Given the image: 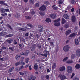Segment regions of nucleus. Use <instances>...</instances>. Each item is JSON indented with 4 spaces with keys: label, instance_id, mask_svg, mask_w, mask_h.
<instances>
[{
    "label": "nucleus",
    "instance_id": "1",
    "mask_svg": "<svg viewBox=\"0 0 80 80\" xmlns=\"http://www.w3.org/2000/svg\"><path fill=\"white\" fill-rule=\"evenodd\" d=\"M60 18H59L56 20L54 21L55 23L54 25L55 26H60Z\"/></svg>",
    "mask_w": 80,
    "mask_h": 80
},
{
    "label": "nucleus",
    "instance_id": "2",
    "mask_svg": "<svg viewBox=\"0 0 80 80\" xmlns=\"http://www.w3.org/2000/svg\"><path fill=\"white\" fill-rule=\"evenodd\" d=\"M63 51L65 52H68L69 50H70V46L69 45H66L63 48Z\"/></svg>",
    "mask_w": 80,
    "mask_h": 80
},
{
    "label": "nucleus",
    "instance_id": "3",
    "mask_svg": "<svg viewBox=\"0 0 80 80\" xmlns=\"http://www.w3.org/2000/svg\"><path fill=\"white\" fill-rule=\"evenodd\" d=\"M58 77L60 78V80H64L67 78V77L63 74H60L59 75Z\"/></svg>",
    "mask_w": 80,
    "mask_h": 80
},
{
    "label": "nucleus",
    "instance_id": "4",
    "mask_svg": "<svg viewBox=\"0 0 80 80\" xmlns=\"http://www.w3.org/2000/svg\"><path fill=\"white\" fill-rule=\"evenodd\" d=\"M67 71L68 73H72V68L70 66H67Z\"/></svg>",
    "mask_w": 80,
    "mask_h": 80
},
{
    "label": "nucleus",
    "instance_id": "5",
    "mask_svg": "<svg viewBox=\"0 0 80 80\" xmlns=\"http://www.w3.org/2000/svg\"><path fill=\"white\" fill-rule=\"evenodd\" d=\"M36 79V77L33 75H31L28 78V80H35Z\"/></svg>",
    "mask_w": 80,
    "mask_h": 80
},
{
    "label": "nucleus",
    "instance_id": "6",
    "mask_svg": "<svg viewBox=\"0 0 80 80\" xmlns=\"http://www.w3.org/2000/svg\"><path fill=\"white\" fill-rule=\"evenodd\" d=\"M76 53L77 57H80V49H77L76 51Z\"/></svg>",
    "mask_w": 80,
    "mask_h": 80
},
{
    "label": "nucleus",
    "instance_id": "7",
    "mask_svg": "<svg viewBox=\"0 0 80 80\" xmlns=\"http://www.w3.org/2000/svg\"><path fill=\"white\" fill-rule=\"evenodd\" d=\"M66 68L65 66H62L60 68L59 71L60 72H63V71H65Z\"/></svg>",
    "mask_w": 80,
    "mask_h": 80
},
{
    "label": "nucleus",
    "instance_id": "8",
    "mask_svg": "<svg viewBox=\"0 0 80 80\" xmlns=\"http://www.w3.org/2000/svg\"><path fill=\"white\" fill-rule=\"evenodd\" d=\"M45 9H46V7L44 5H43L41 8H39V10L43 11L45 10Z\"/></svg>",
    "mask_w": 80,
    "mask_h": 80
},
{
    "label": "nucleus",
    "instance_id": "9",
    "mask_svg": "<svg viewBox=\"0 0 80 80\" xmlns=\"http://www.w3.org/2000/svg\"><path fill=\"white\" fill-rule=\"evenodd\" d=\"M72 21V22H75L76 21V18L75 16H72L71 17Z\"/></svg>",
    "mask_w": 80,
    "mask_h": 80
},
{
    "label": "nucleus",
    "instance_id": "10",
    "mask_svg": "<svg viewBox=\"0 0 80 80\" xmlns=\"http://www.w3.org/2000/svg\"><path fill=\"white\" fill-rule=\"evenodd\" d=\"M0 4H1V5H5L6 6H8L7 4L5 3V1H0Z\"/></svg>",
    "mask_w": 80,
    "mask_h": 80
},
{
    "label": "nucleus",
    "instance_id": "11",
    "mask_svg": "<svg viewBox=\"0 0 80 80\" xmlns=\"http://www.w3.org/2000/svg\"><path fill=\"white\" fill-rule=\"evenodd\" d=\"M63 17L64 18H65L66 19H69L70 17H69V16H68V15L67 14H64Z\"/></svg>",
    "mask_w": 80,
    "mask_h": 80
},
{
    "label": "nucleus",
    "instance_id": "12",
    "mask_svg": "<svg viewBox=\"0 0 80 80\" xmlns=\"http://www.w3.org/2000/svg\"><path fill=\"white\" fill-rule=\"evenodd\" d=\"M50 17L52 18H56V15L53 14H50Z\"/></svg>",
    "mask_w": 80,
    "mask_h": 80
},
{
    "label": "nucleus",
    "instance_id": "13",
    "mask_svg": "<svg viewBox=\"0 0 80 80\" xmlns=\"http://www.w3.org/2000/svg\"><path fill=\"white\" fill-rule=\"evenodd\" d=\"M77 34V32H76L75 33H73L71 34L70 36V37H71V38L74 37H75V36H76Z\"/></svg>",
    "mask_w": 80,
    "mask_h": 80
},
{
    "label": "nucleus",
    "instance_id": "14",
    "mask_svg": "<svg viewBox=\"0 0 80 80\" xmlns=\"http://www.w3.org/2000/svg\"><path fill=\"white\" fill-rule=\"evenodd\" d=\"M75 43L76 45H78L79 44V42L78 39H75Z\"/></svg>",
    "mask_w": 80,
    "mask_h": 80
},
{
    "label": "nucleus",
    "instance_id": "15",
    "mask_svg": "<svg viewBox=\"0 0 80 80\" xmlns=\"http://www.w3.org/2000/svg\"><path fill=\"white\" fill-rule=\"evenodd\" d=\"M0 11L2 13H5V10L3 8H1L0 9Z\"/></svg>",
    "mask_w": 80,
    "mask_h": 80
},
{
    "label": "nucleus",
    "instance_id": "16",
    "mask_svg": "<svg viewBox=\"0 0 80 80\" xmlns=\"http://www.w3.org/2000/svg\"><path fill=\"white\" fill-rule=\"evenodd\" d=\"M73 62V61L72 60H69L66 61V63L70 64V63H72Z\"/></svg>",
    "mask_w": 80,
    "mask_h": 80
},
{
    "label": "nucleus",
    "instance_id": "17",
    "mask_svg": "<svg viewBox=\"0 0 80 80\" xmlns=\"http://www.w3.org/2000/svg\"><path fill=\"white\" fill-rule=\"evenodd\" d=\"M7 32H3L0 33V35L3 36V35H7Z\"/></svg>",
    "mask_w": 80,
    "mask_h": 80
},
{
    "label": "nucleus",
    "instance_id": "18",
    "mask_svg": "<svg viewBox=\"0 0 80 80\" xmlns=\"http://www.w3.org/2000/svg\"><path fill=\"white\" fill-rule=\"evenodd\" d=\"M45 21L46 22L49 23V22H51V19L49 18H48L46 19Z\"/></svg>",
    "mask_w": 80,
    "mask_h": 80
},
{
    "label": "nucleus",
    "instance_id": "19",
    "mask_svg": "<svg viewBox=\"0 0 80 80\" xmlns=\"http://www.w3.org/2000/svg\"><path fill=\"white\" fill-rule=\"evenodd\" d=\"M71 33V30H68L66 32V35H69L70 33Z\"/></svg>",
    "mask_w": 80,
    "mask_h": 80
},
{
    "label": "nucleus",
    "instance_id": "20",
    "mask_svg": "<svg viewBox=\"0 0 80 80\" xmlns=\"http://www.w3.org/2000/svg\"><path fill=\"white\" fill-rule=\"evenodd\" d=\"M75 68L77 69H78L80 68V65L79 64H77L76 65Z\"/></svg>",
    "mask_w": 80,
    "mask_h": 80
},
{
    "label": "nucleus",
    "instance_id": "21",
    "mask_svg": "<svg viewBox=\"0 0 80 80\" xmlns=\"http://www.w3.org/2000/svg\"><path fill=\"white\" fill-rule=\"evenodd\" d=\"M62 24H65V23H66V21L63 18L62 19Z\"/></svg>",
    "mask_w": 80,
    "mask_h": 80
},
{
    "label": "nucleus",
    "instance_id": "22",
    "mask_svg": "<svg viewBox=\"0 0 80 80\" xmlns=\"http://www.w3.org/2000/svg\"><path fill=\"white\" fill-rule=\"evenodd\" d=\"M34 68L35 70H38V65L35 64L34 66Z\"/></svg>",
    "mask_w": 80,
    "mask_h": 80
},
{
    "label": "nucleus",
    "instance_id": "23",
    "mask_svg": "<svg viewBox=\"0 0 80 80\" xmlns=\"http://www.w3.org/2000/svg\"><path fill=\"white\" fill-rule=\"evenodd\" d=\"M35 45H34L32 46V47H31V49L32 51H33V50H35Z\"/></svg>",
    "mask_w": 80,
    "mask_h": 80
},
{
    "label": "nucleus",
    "instance_id": "24",
    "mask_svg": "<svg viewBox=\"0 0 80 80\" xmlns=\"http://www.w3.org/2000/svg\"><path fill=\"white\" fill-rule=\"evenodd\" d=\"M75 57H76L75 54H72L71 56V59H74V58H75Z\"/></svg>",
    "mask_w": 80,
    "mask_h": 80
},
{
    "label": "nucleus",
    "instance_id": "25",
    "mask_svg": "<svg viewBox=\"0 0 80 80\" xmlns=\"http://www.w3.org/2000/svg\"><path fill=\"white\" fill-rule=\"evenodd\" d=\"M13 69H14V67H13L12 68H10L8 72L10 73V72H12V71L13 70Z\"/></svg>",
    "mask_w": 80,
    "mask_h": 80
},
{
    "label": "nucleus",
    "instance_id": "26",
    "mask_svg": "<svg viewBox=\"0 0 80 80\" xmlns=\"http://www.w3.org/2000/svg\"><path fill=\"white\" fill-rule=\"evenodd\" d=\"M28 53H29V51H26L24 53V55H26V56H27L28 55Z\"/></svg>",
    "mask_w": 80,
    "mask_h": 80
},
{
    "label": "nucleus",
    "instance_id": "27",
    "mask_svg": "<svg viewBox=\"0 0 80 80\" xmlns=\"http://www.w3.org/2000/svg\"><path fill=\"white\" fill-rule=\"evenodd\" d=\"M21 57V56H20L19 55H17L15 57L16 59V60H18Z\"/></svg>",
    "mask_w": 80,
    "mask_h": 80
},
{
    "label": "nucleus",
    "instance_id": "28",
    "mask_svg": "<svg viewBox=\"0 0 80 80\" xmlns=\"http://www.w3.org/2000/svg\"><path fill=\"white\" fill-rule=\"evenodd\" d=\"M20 70V68H15V71H16V72H19Z\"/></svg>",
    "mask_w": 80,
    "mask_h": 80
},
{
    "label": "nucleus",
    "instance_id": "29",
    "mask_svg": "<svg viewBox=\"0 0 80 80\" xmlns=\"http://www.w3.org/2000/svg\"><path fill=\"white\" fill-rule=\"evenodd\" d=\"M29 3L31 4H33L34 3V1L33 0H30Z\"/></svg>",
    "mask_w": 80,
    "mask_h": 80
},
{
    "label": "nucleus",
    "instance_id": "30",
    "mask_svg": "<svg viewBox=\"0 0 80 80\" xmlns=\"http://www.w3.org/2000/svg\"><path fill=\"white\" fill-rule=\"evenodd\" d=\"M68 59V57H66V58H64L63 59V62H66Z\"/></svg>",
    "mask_w": 80,
    "mask_h": 80
},
{
    "label": "nucleus",
    "instance_id": "31",
    "mask_svg": "<svg viewBox=\"0 0 80 80\" xmlns=\"http://www.w3.org/2000/svg\"><path fill=\"white\" fill-rule=\"evenodd\" d=\"M19 73L20 75H21V76H23V75H25L24 73L22 72H19Z\"/></svg>",
    "mask_w": 80,
    "mask_h": 80
},
{
    "label": "nucleus",
    "instance_id": "32",
    "mask_svg": "<svg viewBox=\"0 0 80 80\" xmlns=\"http://www.w3.org/2000/svg\"><path fill=\"white\" fill-rule=\"evenodd\" d=\"M19 30L20 31H26V30H26V29H25V28H21L19 29Z\"/></svg>",
    "mask_w": 80,
    "mask_h": 80
},
{
    "label": "nucleus",
    "instance_id": "33",
    "mask_svg": "<svg viewBox=\"0 0 80 80\" xmlns=\"http://www.w3.org/2000/svg\"><path fill=\"white\" fill-rule=\"evenodd\" d=\"M13 41V40L12 39H10V40H7V42L8 43H11V42Z\"/></svg>",
    "mask_w": 80,
    "mask_h": 80
},
{
    "label": "nucleus",
    "instance_id": "34",
    "mask_svg": "<svg viewBox=\"0 0 80 80\" xmlns=\"http://www.w3.org/2000/svg\"><path fill=\"white\" fill-rule=\"evenodd\" d=\"M55 67H56V63H53V65H52V69H53V68H55Z\"/></svg>",
    "mask_w": 80,
    "mask_h": 80
},
{
    "label": "nucleus",
    "instance_id": "35",
    "mask_svg": "<svg viewBox=\"0 0 80 80\" xmlns=\"http://www.w3.org/2000/svg\"><path fill=\"white\" fill-rule=\"evenodd\" d=\"M20 63H21L20 62H18L15 63V65L16 66H18V65H19Z\"/></svg>",
    "mask_w": 80,
    "mask_h": 80
},
{
    "label": "nucleus",
    "instance_id": "36",
    "mask_svg": "<svg viewBox=\"0 0 80 80\" xmlns=\"http://www.w3.org/2000/svg\"><path fill=\"white\" fill-rule=\"evenodd\" d=\"M73 80H79V78L77 77H74L73 78Z\"/></svg>",
    "mask_w": 80,
    "mask_h": 80
},
{
    "label": "nucleus",
    "instance_id": "37",
    "mask_svg": "<svg viewBox=\"0 0 80 80\" xmlns=\"http://www.w3.org/2000/svg\"><path fill=\"white\" fill-rule=\"evenodd\" d=\"M1 15L3 17H4V16H7V13H2L1 14Z\"/></svg>",
    "mask_w": 80,
    "mask_h": 80
},
{
    "label": "nucleus",
    "instance_id": "38",
    "mask_svg": "<svg viewBox=\"0 0 80 80\" xmlns=\"http://www.w3.org/2000/svg\"><path fill=\"white\" fill-rule=\"evenodd\" d=\"M75 73L72 72V74L71 78H73V77H74V76H75Z\"/></svg>",
    "mask_w": 80,
    "mask_h": 80
},
{
    "label": "nucleus",
    "instance_id": "39",
    "mask_svg": "<svg viewBox=\"0 0 80 80\" xmlns=\"http://www.w3.org/2000/svg\"><path fill=\"white\" fill-rule=\"evenodd\" d=\"M25 18L26 19H28L29 20L31 19V18L28 16H26Z\"/></svg>",
    "mask_w": 80,
    "mask_h": 80
},
{
    "label": "nucleus",
    "instance_id": "40",
    "mask_svg": "<svg viewBox=\"0 0 80 80\" xmlns=\"http://www.w3.org/2000/svg\"><path fill=\"white\" fill-rule=\"evenodd\" d=\"M19 16L20 15L19 14H15V17L17 18H18V17H19Z\"/></svg>",
    "mask_w": 80,
    "mask_h": 80
},
{
    "label": "nucleus",
    "instance_id": "41",
    "mask_svg": "<svg viewBox=\"0 0 80 80\" xmlns=\"http://www.w3.org/2000/svg\"><path fill=\"white\" fill-rule=\"evenodd\" d=\"M24 72V75H25L26 76H27L28 74V72L27 71H26Z\"/></svg>",
    "mask_w": 80,
    "mask_h": 80
},
{
    "label": "nucleus",
    "instance_id": "42",
    "mask_svg": "<svg viewBox=\"0 0 80 80\" xmlns=\"http://www.w3.org/2000/svg\"><path fill=\"white\" fill-rule=\"evenodd\" d=\"M21 65H22V66H23V65H25V63L24 62H22L20 63Z\"/></svg>",
    "mask_w": 80,
    "mask_h": 80
},
{
    "label": "nucleus",
    "instance_id": "43",
    "mask_svg": "<svg viewBox=\"0 0 80 80\" xmlns=\"http://www.w3.org/2000/svg\"><path fill=\"white\" fill-rule=\"evenodd\" d=\"M29 61V58H27L25 60V62L26 63H28V62Z\"/></svg>",
    "mask_w": 80,
    "mask_h": 80
},
{
    "label": "nucleus",
    "instance_id": "44",
    "mask_svg": "<svg viewBox=\"0 0 80 80\" xmlns=\"http://www.w3.org/2000/svg\"><path fill=\"white\" fill-rule=\"evenodd\" d=\"M75 11V8H72L71 9V12H73Z\"/></svg>",
    "mask_w": 80,
    "mask_h": 80
},
{
    "label": "nucleus",
    "instance_id": "45",
    "mask_svg": "<svg viewBox=\"0 0 80 80\" xmlns=\"http://www.w3.org/2000/svg\"><path fill=\"white\" fill-rule=\"evenodd\" d=\"M13 35L12 34H9L8 35H7L6 36L7 37H12Z\"/></svg>",
    "mask_w": 80,
    "mask_h": 80
},
{
    "label": "nucleus",
    "instance_id": "46",
    "mask_svg": "<svg viewBox=\"0 0 80 80\" xmlns=\"http://www.w3.org/2000/svg\"><path fill=\"white\" fill-rule=\"evenodd\" d=\"M50 44H51L52 47H54V46H55V45L53 44V42H50Z\"/></svg>",
    "mask_w": 80,
    "mask_h": 80
},
{
    "label": "nucleus",
    "instance_id": "47",
    "mask_svg": "<svg viewBox=\"0 0 80 80\" xmlns=\"http://www.w3.org/2000/svg\"><path fill=\"white\" fill-rule=\"evenodd\" d=\"M7 27H8L10 29H12V27H11V26H10L9 24H8L7 25Z\"/></svg>",
    "mask_w": 80,
    "mask_h": 80
},
{
    "label": "nucleus",
    "instance_id": "48",
    "mask_svg": "<svg viewBox=\"0 0 80 80\" xmlns=\"http://www.w3.org/2000/svg\"><path fill=\"white\" fill-rule=\"evenodd\" d=\"M49 77L50 76H49V75H47L46 76V79H48V80L49 79Z\"/></svg>",
    "mask_w": 80,
    "mask_h": 80
},
{
    "label": "nucleus",
    "instance_id": "49",
    "mask_svg": "<svg viewBox=\"0 0 80 80\" xmlns=\"http://www.w3.org/2000/svg\"><path fill=\"white\" fill-rule=\"evenodd\" d=\"M5 11L6 12H10V10L8 9H6Z\"/></svg>",
    "mask_w": 80,
    "mask_h": 80
},
{
    "label": "nucleus",
    "instance_id": "50",
    "mask_svg": "<svg viewBox=\"0 0 80 80\" xmlns=\"http://www.w3.org/2000/svg\"><path fill=\"white\" fill-rule=\"evenodd\" d=\"M1 48L2 50H5L7 48L6 47H2V46H1Z\"/></svg>",
    "mask_w": 80,
    "mask_h": 80
},
{
    "label": "nucleus",
    "instance_id": "51",
    "mask_svg": "<svg viewBox=\"0 0 80 80\" xmlns=\"http://www.w3.org/2000/svg\"><path fill=\"white\" fill-rule=\"evenodd\" d=\"M59 4H62L63 3V1L62 0H60L59 2Z\"/></svg>",
    "mask_w": 80,
    "mask_h": 80
},
{
    "label": "nucleus",
    "instance_id": "52",
    "mask_svg": "<svg viewBox=\"0 0 80 80\" xmlns=\"http://www.w3.org/2000/svg\"><path fill=\"white\" fill-rule=\"evenodd\" d=\"M35 7H39V3L35 4Z\"/></svg>",
    "mask_w": 80,
    "mask_h": 80
},
{
    "label": "nucleus",
    "instance_id": "53",
    "mask_svg": "<svg viewBox=\"0 0 80 80\" xmlns=\"http://www.w3.org/2000/svg\"><path fill=\"white\" fill-rule=\"evenodd\" d=\"M24 10H28V7L26 8V7H25Z\"/></svg>",
    "mask_w": 80,
    "mask_h": 80
},
{
    "label": "nucleus",
    "instance_id": "54",
    "mask_svg": "<svg viewBox=\"0 0 80 80\" xmlns=\"http://www.w3.org/2000/svg\"><path fill=\"white\" fill-rule=\"evenodd\" d=\"M30 12H31L32 14H35V12L33 11H30Z\"/></svg>",
    "mask_w": 80,
    "mask_h": 80
},
{
    "label": "nucleus",
    "instance_id": "55",
    "mask_svg": "<svg viewBox=\"0 0 80 80\" xmlns=\"http://www.w3.org/2000/svg\"><path fill=\"white\" fill-rule=\"evenodd\" d=\"M69 27V26L68 24H66L65 25V28H68Z\"/></svg>",
    "mask_w": 80,
    "mask_h": 80
},
{
    "label": "nucleus",
    "instance_id": "56",
    "mask_svg": "<svg viewBox=\"0 0 80 80\" xmlns=\"http://www.w3.org/2000/svg\"><path fill=\"white\" fill-rule=\"evenodd\" d=\"M39 27L40 28H41V29H42V28H43V26L42 25L39 26Z\"/></svg>",
    "mask_w": 80,
    "mask_h": 80
},
{
    "label": "nucleus",
    "instance_id": "57",
    "mask_svg": "<svg viewBox=\"0 0 80 80\" xmlns=\"http://www.w3.org/2000/svg\"><path fill=\"white\" fill-rule=\"evenodd\" d=\"M71 7L70 6H68L67 8V9H68V10H70V9H71Z\"/></svg>",
    "mask_w": 80,
    "mask_h": 80
},
{
    "label": "nucleus",
    "instance_id": "58",
    "mask_svg": "<svg viewBox=\"0 0 80 80\" xmlns=\"http://www.w3.org/2000/svg\"><path fill=\"white\" fill-rule=\"evenodd\" d=\"M28 26V27H32V25L29 24H27Z\"/></svg>",
    "mask_w": 80,
    "mask_h": 80
},
{
    "label": "nucleus",
    "instance_id": "59",
    "mask_svg": "<svg viewBox=\"0 0 80 80\" xmlns=\"http://www.w3.org/2000/svg\"><path fill=\"white\" fill-rule=\"evenodd\" d=\"M58 8V7H55L53 8V9L54 10H57Z\"/></svg>",
    "mask_w": 80,
    "mask_h": 80
},
{
    "label": "nucleus",
    "instance_id": "60",
    "mask_svg": "<svg viewBox=\"0 0 80 80\" xmlns=\"http://www.w3.org/2000/svg\"><path fill=\"white\" fill-rule=\"evenodd\" d=\"M29 69L30 70H32V66H31V65L29 66Z\"/></svg>",
    "mask_w": 80,
    "mask_h": 80
},
{
    "label": "nucleus",
    "instance_id": "61",
    "mask_svg": "<svg viewBox=\"0 0 80 80\" xmlns=\"http://www.w3.org/2000/svg\"><path fill=\"white\" fill-rule=\"evenodd\" d=\"M28 35H29V33H27L25 34V36L26 37H28Z\"/></svg>",
    "mask_w": 80,
    "mask_h": 80
},
{
    "label": "nucleus",
    "instance_id": "62",
    "mask_svg": "<svg viewBox=\"0 0 80 80\" xmlns=\"http://www.w3.org/2000/svg\"><path fill=\"white\" fill-rule=\"evenodd\" d=\"M75 2V0H72V1H71V3H72V4L74 3Z\"/></svg>",
    "mask_w": 80,
    "mask_h": 80
},
{
    "label": "nucleus",
    "instance_id": "63",
    "mask_svg": "<svg viewBox=\"0 0 80 80\" xmlns=\"http://www.w3.org/2000/svg\"><path fill=\"white\" fill-rule=\"evenodd\" d=\"M39 32H42L43 31V30L42 29H40L38 30Z\"/></svg>",
    "mask_w": 80,
    "mask_h": 80
},
{
    "label": "nucleus",
    "instance_id": "64",
    "mask_svg": "<svg viewBox=\"0 0 80 80\" xmlns=\"http://www.w3.org/2000/svg\"><path fill=\"white\" fill-rule=\"evenodd\" d=\"M9 50H10L13 51V49L11 47H10V48H9Z\"/></svg>",
    "mask_w": 80,
    "mask_h": 80
}]
</instances>
